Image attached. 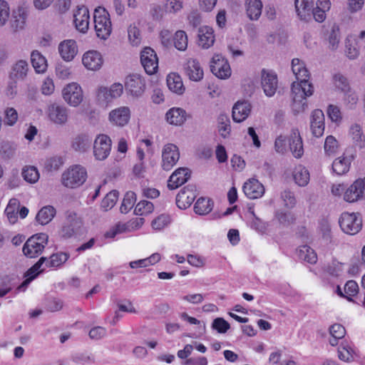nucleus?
Instances as JSON below:
<instances>
[{"instance_id":"nucleus-57","label":"nucleus","mask_w":365,"mask_h":365,"mask_svg":"<svg viewBox=\"0 0 365 365\" xmlns=\"http://www.w3.org/2000/svg\"><path fill=\"white\" fill-rule=\"evenodd\" d=\"M344 293L346 294L345 297L351 301V297L356 295L359 290V286L357 283L354 280L348 281L344 286Z\"/></svg>"},{"instance_id":"nucleus-48","label":"nucleus","mask_w":365,"mask_h":365,"mask_svg":"<svg viewBox=\"0 0 365 365\" xmlns=\"http://www.w3.org/2000/svg\"><path fill=\"white\" fill-rule=\"evenodd\" d=\"M118 197V192L112 190L103 199L101 207L103 211L110 210L116 203Z\"/></svg>"},{"instance_id":"nucleus-17","label":"nucleus","mask_w":365,"mask_h":365,"mask_svg":"<svg viewBox=\"0 0 365 365\" xmlns=\"http://www.w3.org/2000/svg\"><path fill=\"white\" fill-rule=\"evenodd\" d=\"M324 115L322 110H314L311 115L310 128L316 138L322 136L324 131Z\"/></svg>"},{"instance_id":"nucleus-8","label":"nucleus","mask_w":365,"mask_h":365,"mask_svg":"<svg viewBox=\"0 0 365 365\" xmlns=\"http://www.w3.org/2000/svg\"><path fill=\"white\" fill-rule=\"evenodd\" d=\"M210 70L217 78L226 79L231 75V68L227 61L220 54H215L210 61Z\"/></svg>"},{"instance_id":"nucleus-3","label":"nucleus","mask_w":365,"mask_h":365,"mask_svg":"<svg viewBox=\"0 0 365 365\" xmlns=\"http://www.w3.org/2000/svg\"><path fill=\"white\" fill-rule=\"evenodd\" d=\"M87 172L85 168L76 165L72 166L62 175L63 185L69 188H76L82 185L86 180Z\"/></svg>"},{"instance_id":"nucleus-32","label":"nucleus","mask_w":365,"mask_h":365,"mask_svg":"<svg viewBox=\"0 0 365 365\" xmlns=\"http://www.w3.org/2000/svg\"><path fill=\"white\" fill-rule=\"evenodd\" d=\"M31 62L35 71L38 73H43L47 70V61L46 58L37 50L31 52Z\"/></svg>"},{"instance_id":"nucleus-61","label":"nucleus","mask_w":365,"mask_h":365,"mask_svg":"<svg viewBox=\"0 0 365 365\" xmlns=\"http://www.w3.org/2000/svg\"><path fill=\"white\" fill-rule=\"evenodd\" d=\"M281 197L284 202V205L289 208H292L295 206L297 200L294 194L289 190H284L281 194Z\"/></svg>"},{"instance_id":"nucleus-46","label":"nucleus","mask_w":365,"mask_h":365,"mask_svg":"<svg viewBox=\"0 0 365 365\" xmlns=\"http://www.w3.org/2000/svg\"><path fill=\"white\" fill-rule=\"evenodd\" d=\"M136 202V195L133 191H128L124 195L120 210L122 213H128Z\"/></svg>"},{"instance_id":"nucleus-23","label":"nucleus","mask_w":365,"mask_h":365,"mask_svg":"<svg viewBox=\"0 0 365 365\" xmlns=\"http://www.w3.org/2000/svg\"><path fill=\"white\" fill-rule=\"evenodd\" d=\"M185 74L193 81H199L203 78V70L196 59H189L184 66Z\"/></svg>"},{"instance_id":"nucleus-58","label":"nucleus","mask_w":365,"mask_h":365,"mask_svg":"<svg viewBox=\"0 0 365 365\" xmlns=\"http://www.w3.org/2000/svg\"><path fill=\"white\" fill-rule=\"evenodd\" d=\"M329 48L331 50H335L337 48L339 40H340V36H339V31L338 28L333 27L329 35Z\"/></svg>"},{"instance_id":"nucleus-10","label":"nucleus","mask_w":365,"mask_h":365,"mask_svg":"<svg viewBox=\"0 0 365 365\" xmlns=\"http://www.w3.org/2000/svg\"><path fill=\"white\" fill-rule=\"evenodd\" d=\"M140 61L148 74L152 75L157 71L158 58L156 53L151 48L146 47L143 49L140 54Z\"/></svg>"},{"instance_id":"nucleus-54","label":"nucleus","mask_w":365,"mask_h":365,"mask_svg":"<svg viewBox=\"0 0 365 365\" xmlns=\"http://www.w3.org/2000/svg\"><path fill=\"white\" fill-rule=\"evenodd\" d=\"M16 147L9 142H3L0 147V154L3 158L10 159L14 157Z\"/></svg>"},{"instance_id":"nucleus-55","label":"nucleus","mask_w":365,"mask_h":365,"mask_svg":"<svg viewBox=\"0 0 365 365\" xmlns=\"http://www.w3.org/2000/svg\"><path fill=\"white\" fill-rule=\"evenodd\" d=\"M72 361L78 365H86L94 363V358L91 355L83 353H77L71 356Z\"/></svg>"},{"instance_id":"nucleus-43","label":"nucleus","mask_w":365,"mask_h":365,"mask_svg":"<svg viewBox=\"0 0 365 365\" xmlns=\"http://www.w3.org/2000/svg\"><path fill=\"white\" fill-rule=\"evenodd\" d=\"M69 254L66 252H57L51 255L44 263L47 267H58L64 264L69 258Z\"/></svg>"},{"instance_id":"nucleus-59","label":"nucleus","mask_w":365,"mask_h":365,"mask_svg":"<svg viewBox=\"0 0 365 365\" xmlns=\"http://www.w3.org/2000/svg\"><path fill=\"white\" fill-rule=\"evenodd\" d=\"M18 119L17 111L14 108H8L5 110L4 123L8 125H14Z\"/></svg>"},{"instance_id":"nucleus-25","label":"nucleus","mask_w":365,"mask_h":365,"mask_svg":"<svg viewBox=\"0 0 365 365\" xmlns=\"http://www.w3.org/2000/svg\"><path fill=\"white\" fill-rule=\"evenodd\" d=\"M195 198L192 187H183L176 196V205L181 209L185 210L190 207Z\"/></svg>"},{"instance_id":"nucleus-7","label":"nucleus","mask_w":365,"mask_h":365,"mask_svg":"<svg viewBox=\"0 0 365 365\" xmlns=\"http://www.w3.org/2000/svg\"><path fill=\"white\" fill-rule=\"evenodd\" d=\"M125 88L133 96L140 97L145 90V80L140 74H130L125 78Z\"/></svg>"},{"instance_id":"nucleus-15","label":"nucleus","mask_w":365,"mask_h":365,"mask_svg":"<svg viewBox=\"0 0 365 365\" xmlns=\"http://www.w3.org/2000/svg\"><path fill=\"white\" fill-rule=\"evenodd\" d=\"M130 118V110L127 106H122L112 110L109 113L110 122L116 126L123 127Z\"/></svg>"},{"instance_id":"nucleus-37","label":"nucleus","mask_w":365,"mask_h":365,"mask_svg":"<svg viewBox=\"0 0 365 365\" xmlns=\"http://www.w3.org/2000/svg\"><path fill=\"white\" fill-rule=\"evenodd\" d=\"M293 178L299 186L304 187L309 183V173L305 167L299 165L294 169Z\"/></svg>"},{"instance_id":"nucleus-12","label":"nucleus","mask_w":365,"mask_h":365,"mask_svg":"<svg viewBox=\"0 0 365 365\" xmlns=\"http://www.w3.org/2000/svg\"><path fill=\"white\" fill-rule=\"evenodd\" d=\"M82 225L83 222L81 217H78L75 212L69 213L61 228V236L64 238L71 237L78 232Z\"/></svg>"},{"instance_id":"nucleus-53","label":"nucleus","mask_w":365,"mask_h":365,"mask_svg":"<svg viewBox=\"0 0 365 365\" xmlns=\"http://www.w3.org/2000/svg\"><path fill=\"white\" fill-rule=\"evenodd\" d=\"M153 204L147 200L140 201L135 206L134 213L137 215H144L153 211Z\"/></svg>"},{"instance_id":"nucleus-16","label":"nucleus","mask_w":365,"mask_h":365,"mask_svg":"<svg viewBox=\"0 0 365 365\" xmlns=\"http://www.w3.org/2000/svg\"><path fill=\"white\" fill-rule=\"evenodd\" d=\"M48 118L58 125L65 124L68 120V110L66 107L53 103L48 107Z\"/></svg>"},{"instance_id":"nucleus-56","label":"nucleus","mask_w":365,"mask_h":365,"mask_svg":"<svg viewBox=\"0 0 365 365\" xmlns=\"http://www.w3.org/2000/svg\"><path fill=\"white\" fill-rule=\"evenodd\" d=\"M324 148L326 154L329 155L335 153L338 148V142L336 138L332 135L327 136L325 140Z\"/></svg>"},{"instance_id":"nucleus-51","label":"nucleus","mask_w":365,"mask_h":365,"mask_svg":"<svg viewBox=\"0 0 365 365\" xmlns=\"http://www.w3.org/2000/svg\"><path fill=\"white\" fill-rule=\"evenodd\" d=\"M171 222V217L169 215L162 214L155 218L152 222V227L155 230H161L168 226Z\"/></svg>"},{"instance_id":"nucleus-14","label":"nucleus","mask_w":365,"mask_h":365,"mask_svg":"<svg viewBox=\"0 0 365 365\" xmlns=\"http://www.w3.org/2000/svg\"><path fill=\"white\" fill-rule=\"evenodd\" d=\"M365 195V178L358 179L346 190L344 200L354 202Z\"/></svg>"},{"instance_id":"nucleus-22","label":"nucleus","mask_w":365,"mask_h":365,"mask_svg":"<svg viewBox=\"0 0 365 365\" xmlns=\"http://www.w3.org/2000/svg\"><path fill=\"white\" fill-rule=\"evenodd\" d=\"M58 52L66 61H72L78 53V46L74 40H65L58 45Z\"/></svg>"},{"instance_id":"nucleus-62","label":"nucleus","mask_w":365,"mask_h":365,"mask_svg":"<svg viewBox=\"0 0 365 365\" xmlns=\"http://www.w3.org/2000/svg\"><path fill=\"white\" fill-rule=\"evenodd\" d=\"M9 16V7L4 0H0V26H4Z\"/></svg>"},{"instance_id":"nucleus-13","label":"nucleus","mask_w":365,"mask_h":365,"mask_svg":"<svg viewBox=\"0 0 365 365\" xmlns=\"http://www.w3.org/2000/svg\"><path fill=\"white\" fill-rule=\"evenodd\" d=\"M262 87L264 94L267 97H272L278 88L277 75L272 71H267L264 69L262 71Z\"/></svg>"},{"instance_id":"nucleus-19","label":"nucleus","mask_w":365,"mask_h":365,"mask_svg":"<svg viewBox=\"0 0 365 365\" xmlns=\"http://www.w3.org/2000/svg\"><path fill=\"white\" fill-rule=\"evenodd\" d=\"M190 178V171L187 168H180L177 169L170 177L168 182V187L170 190H174L185 183Z\"/></svg>"},{"instance_id":"nucleus-39","label":"nucleus","mask_w":365,"mask_h":365,"mask_svg":"<svg viewBox=\"0 0 365 365\" xmlns=\"http://www.w3.org/2000/svg\"><path fill=\"white\" fill-rule=\"evenodd\" d=\"M167 85L171 91L178 94H182L185 90L180 76L175 73L168 76Z\"/></svg>"},{"instance_id":"nucleus-52","label":"nucleus","mask_w":365,"mask_h":365,"mask_svg":"<svg viewBox=\"0 0 365 365\" xmlns=\"http://www.w3.org/2000/svg\"><path fill=\"white\" fill-rule=\"evenodd\" d=\"M334 83L336 88L341 92L344 93L352 88L346 77L341 73H336L333 77Z\"/></svg>"},{"instance_id":"nucleus-9","label":"nucleus","mask_w":365,"mask_h":365,"mask_svg":"<svg viewBox=\"0 0 365 365\" xmlns=\"http://www.w3.org/2000/svg\"><path fill=\"white\" fill-rule=\"evenodd\" d=\"M180 158L178 148L172 143L164 146L162 153V168L164 170H170Z\"/></svg>"},{"instance_id":"nucleus-6","label":"nucleus","mask_w":365,"mask_h":365,"mask_svg":"<svg viewBox=\"0 0 365 365\" xmlns=\"http://www.w3.org/2000/svg\"><path fill=\"white\" fill-rule=\"evenodd\" d=\"M112 141L109 136L99 134L93 141V155L97 160H104L110 155Z\"/></svg>"},{"instance_id":"nucleus-18","label":"nucleus","mask_w":365,"mask_h":365,"mask_svg":"<svg viewBox=\"0 0 365 365\" xmlns=\"http://www.w3.org/2000/svg\"><path fill=\"white\" fill-rule=\"evenodd\" d=\"M82 63L87 69L97 71L101 68L103 60L98 51H88L83 54Z\"/></svg>"},{"instance_id":"nucleus-5","label":"nucleus","mask_w":365,"mask_h":365,"mask_svg":"<svg viewBox=\"0 0 365 365\" xmlns=\"http://www.w3.org/2000/svg\"><path fill=\"white\" fill-rule=\"evenodd\" d=\"M341 230L348 235L357 234L362 228V218L358 212H344L339 218Z\"/></svg>"},{"instance_id":"nucleus-24","label":"nucleus","mask_w":365,"mask_h":365,"mask_svg":"<svg viewBox=\"0 0 365 365\" xmlns=\"http://www.w3.org/2000/svg\"><path fill=\"white\" fill-rule=\"evenodd\" d=\"M74 24L76 28L82 33H86L88 29L89 12L88 9L82 6L74 14Z\"/></svg>"},{"instance_id":"nucleus-33","label":"nucleus","mask_w":365,"mask_h":365,"mask_svg":"<svg viewBox=\"0 0 365 365\" xmlns=\"http://www.w3.org/2000/svg\"><path fill=\"white\" fill-rule=\"evenodd\" d=\"M26 19V14L24 8L18 7L17 9L14 10L11 19L12 29L14 31L22 29L25 25Z\"/></svg>"},{"instance_id":"nucleus-1","label":"nucleus","mask_w":365,"mask_h":365,"mask_svg":"<svg viewBox=\"0 0 365 365\" xmlns=\"http://www.w3.org/2000/svg\"><path fill=\"white\" fill-rule=\"evenodd\" d=\"M292 70L297 80L292 84V110L295 113H299L307 107L306 98L313 94L314 86L308 81L309 72L303 61L299 58L292 59Z\"/></svg>"},{"instance_id":"nucleus-36","label":"nucleus","mask_w":365,"mask_h":365,"mask_svg":"<svg viewBox=\"0 0 365 365\" xmlns=\"http://www.w3.org/2000/svg\"><path fill=\"white\" fill-rule=\"evenodd\" d=\"M351 163V158L339 157L334 160L332 163V170L339 175L345 174L349 170Z\"/></svg>"},{"instance_id":"nucleus-45","label":"nucleus","mask_w":365,"mask_h":365,"mask_svg":"<svg viewBox=\"0 0 365 365\" xmlns=\"http://www.w3.org/2000/svg\"><path fill=\"white\" fill-rule=\"evenodd\" d=\"M343 93V101L346 108L350 110L355 109L359 102V96L356 92L351 88Z\"/></svg>"},{"instance_id":"nucleus-27","label":"nucleus","mask_w":365,"mask_h":365,"mask_svg":"<svg viewBox=\"0 0 365 365\" xmlns=\"http://www.w3.org/2000/svg\"><path fill=\"white\" fill-rule=\"evenodd\" d=\"M29 71V66L26 61L19 60L11 67L9 73L11 80L24 81Z\"/></svg>"},{"instance_id":"nucleus-63","label":"nucleus","mask_w":365,"mask_h":365,"mask_svg":"<svg viewBox=\"0 0 365 365\" xmlns=\"http://www.w3.org/2000/svg\"><path fill=\"white\" fill-rule=\"evenodd\" d=\"M128 35L130 41L133 45H138L140 43V31L135 25H130L128 27Z\"/></svg>"},{"instance_id":"nucleus-4","label":"nucleus","mask_w":365,"mask_h":365,"mask_svg":"<svg viewBox=\"0 0 365 365\" xmlns=\"http://www.w3.org/2000/svg\"><path fill=\"white\" fill-rule=\"evenodd\" d=\"M48 236L45 233H39L29 237L23 247L24 254L30 258L39 256L48 244Z\"/></svg>"},{"instance_id":"nucleus-47","label":"nucleus","mask_w":365,"mask_h":365,"mask_svg":"<svg viewBox=\"0 0 365 365\" xmlns=\"http://www.w3.org/2000/svg\"><path fill=\"white\" fill-rule=\"evenodd\" d=\"M47 261V257H41L31 268H29L24 274L25 277H33L34 279L39 274L43 272L46 268L45 266L41 267Z\"/></svg>"},{"instance_id":"nucleus-49","label":"nucleus","mask_w":365,"mask_h":365,"mask_svg":"<svg viewBox=\"0 0 365 365\" xmlns=\"http://www.w3.org/2000/svg\"><path fill=\"white\" fill-rule=\"evenodd\" d=\"M24 179L29 183H35L39 179V173L34 166H26L21 173Z\"/></svg>"},{"instance_id":"nucleus-38","label":"nucleus","mask_w":365,"mask_h":365,"mask_svg":"<svg viewBox=\"0 0 365 365\" xmlns=\"http://www.w3.org/2000/svg\"><path fill=\"white\" fill-rule=\"evenodd\" d=\"M20 207V202L16 198L9 200L5 213L10 223L14 224L18 219V211Z\"/></svg>"},{"instance_id":"nucleus-35","label":"nucleus","mask_w":365,"mask_h":365,"mask_svg":"<svg viewBox=\"0 0 365 365\" xmlns=\"http://www.w3.org/2000/svg\"><path fill=\"white\" fill-rule=\"evenodd\" d=\"M247 14L250 20H257L262 14V4L260 0H247Z\"/></svg>"},{"instance_id":"nucleus-41","label":"nucleus","mask_w":365,"mask_h":365,"mask_svg":"<svg viewBox=\"0 0 365 365\" xmlns=\"http://www.w3.org/2000/svg\"><path fill=\"white\" fill-rule=\"evenodd\" d=\"M350 135L354 140L355 146L360 149L365 147V136L363 134L361 127L358 124H354L350 128Z\"/></svg>"},{"instance_id":"nucleus-34","label":"nucleus","mask_w":365,"mask_h":365,"mask_svg":"<svg viewBox=\"0 0 365 365\" xmlns=\"http://www.w3.org/2000/svg\"><path fill=\"white\" fill-rule=\"evenodd\" d=\"M56 213V209L51 205H46L43 207L37 213L36 216V221L45 225L49 223L55 217Z\"/></svg>"},{"instance_id":"nucleus-50","label":"nucleus","mask_w":365,"mask_h":365,"mask_svg":"<svg viewBox=\"0 0 365 365\" xmlns=\"http://www.w3.org/2000/svg\"><path fill=\"white\" fill-rule=\"evenodd\" d=\"M174 46L179 51H185L187 47V36L184 31L180 30L175 32Z\"/></svg>"},{"instance_id":"nucleus-20","label":"nucleus","mask_w":365,"mask_h":365,"mask_svg":"<svg viewBox=\"0 0 365 365\" xmlns=\"http://www.w3.org/2000/svg\"><path fill=\"white\" fill-rule=\"evenodd\" d=\"M243 192L247 197L257 199L264 195V187L257 179H250L244 184Z\"/></svg>"},{"instance_id":"nucleus-26","label":"nucleus","mask_w":365,"mask_h":365,"mask_svg":"<svg viewBox=\"0 0 365 365\" xmlns=\"http://www.w3.org/2000/svg\"><path fill=\"white\" fill-rule=\"evenodd\" d=\"M289 149L292 155L299 158L304 153L302 140L297 129H293L289 138Z\"/></svg>"},{"instance_id":"nucleus-29","label":"nucleus","mask_w":365,"mask_h":365,"mask_svg":"<svg viewBox=\"0 0 365 365\" xmlns=\"http://www.w3.org/2000/svg\"><path fill=\"white\" fill-rule=\"evenodd\" d=\"M296 11L301 20L309 21L312 19V0H295Z\"/></svg>"},{"instance_id":"nucleus-11","label":"nucleus","mask_w":365,"mask_h":365,"mask_svg":"<svg viewBox=\"0 0 365 365\" xmlns=\"http://www.w3.org/2000/svg\"><path fill=\"white\" fill-rule=\"evenodd\" d=\"M65 101L72 106H77L83 101V92L81 86L76 83L68 84L62 91Z\"/></svg>"},{"instance_id":"nucleus-64","label":"nucleus","mask_w":365,"mask_h":365,"mask_svg":"<svg viewBox=\"0 0 365 365\" xmlns=\"http://www.w3.org/2000/svg\"><path fill=\"white\" fill-rule=\"evenodd\" d=\"M329 330L331 336L335 338H343L346 334L345 328L340 324H334Z\"/></svg>"},{"instance_id":"nucleus-60","label":"nucleus","mask_w":365,"mask_h":365,"mask_svg":"<svg viewBox=\"0 0 365 365\" xmlns=\"http://www.w3.org/2000/svg\"><path fill=\"white\" fill-rule=\"evenodd\" d=\"M212 327L219 333H225L230 329V324L223 318H216L214 319Z\"/></svg>"},{"instance_id":"nucleus-28","label":"nucleus","mask_w":365,"mask_h":365,"mask_svg":"<svg viewBox=\"0 0 365 365\" xmlns=\"http://www.w3.org/2000/svg\"><path fill=\"white\" fill-rule=\"evenodd\" d=\"M92 138L86 133H81L76 135L71 141L72 148L79 153L87 152L91 146Z\"/></svg>"},{"instance_id":"nucleus-42","label":"nucleus","mask_w":365,"mask_h":365,"mask_svg":"<svg viewBox=\"0 0 365 365\" xmlns=\"http://www.w3.org/2000/svg\"><path fill=\"white\" fill-rule=\"evenodd\" d=\"M297 255L300 259L310 264H315L317 261V256L314 250L307 245L299 247L297 250Z\"/></svg>"},{"instance_id":"nucleus-40","label":"nucleus","mask_w":365,"mask_h":365,"mask_svg":"<svg viewBox=\"0 0 365 365\" xmlns=\"http://www.w3.org/2000/svg\"><path fill=\"white\" fill-rule=\"evenodd\" d=\"M213 207V202L209 198L200 197L194 205L195 212L200 215L208 214Z\"/></svg>"},{"instance_id":"nucleus-21","label":"nucleus","mask_w":365,"mask_h":365,"mask_svg":"<svg viewBox=\"0 0 365 365\" xmlns=\"http://www.w3.org/2000/svg\"><path fill=\"white\" fill-rule=\"evenodd\" d=\"M252 106L247 101H237L232 108V119L235 122L241 123L250 114Z\"/></svg>"},{"instance_id":"nucleus-30","label":"nucleus","mask_w":365,"mask_h":365,"mask_svg":"<svg viewBox=\"0 0 365 365\" xmlns=\"http://www.w3.org/2000/svg\"><path fill=\"white\" fill-rule=\"evenodd\" d=\"M198 45L203 48H208L215 42L214 31L210 26H202L198 31Z\"/></svg>"},{"instance_id":"nucleus-2","label":"nucleus","mask_w":365,"mask_h":365,"mask_svg":"<svg viewBox=\"0 0 365 365\" xmlns=\"http://www.w3.org/2000/svg\"><path fill=\"white\" fill-rule=\"evenodd\" d=\"M93 19L97 36L102 39H107L112 32L110 14L104 8L98 7L94 11Z\"/></svg>"},{"instance_id":"nucleus-31","label":"nucleus","mask_w":365,"mask_h":365,"mask_svg":"<svg viewBox=\"0 0 365 365\" xmlns=\"http://www.w3.org/2000/svg\"><path fill=\"white\" fill-rule=\"evenodd\" d=\"M168 123L174 125H181L186 120V111L180 108H172L165 115Z\"/></svg>"},{"instance_id":"nucleus-44","label":"nucleus","mask_w":365,"mask_h":365,"mask_svg":"<svg viewBox=\"0 0 365 365\" xmlns=\"http://www.w3.org/2000/svg\"><path fill=\"white\" fill-rule=\"evenodd\" d=\"M218 132L220 135L225 138L230 135L231 127L229 117L224 113H221L217 118Z\"/></svg>"}]
</instances>
